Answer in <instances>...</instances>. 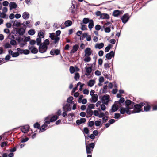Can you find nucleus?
Masks as SVG:
<instances>
[{"label": "nucleus", "mask_w": 157, "mask_h": 157, "mask_svg": "<svg viewBox=\"0 0 157 157\" xmlns=\"http://www.w3.org/2000/svg\"><path fill=\"white\" fill-rule=\"evenodd\" d=\"M119 111L121 114H124L125 113L128 115H130L131 114V111L130 110V109L128 107L124 108L122 106H119Z\"/></svg>", "instance_id": "obj_2"}, {"label": "nucleus", "mask_w": 157, "mask_h": 157, "mask_svg": "<svg viewBox=\"0 0 157 157\" xmlns=\"http://www.w3.org/2000/svg\"><path fill=\"white\" fill-rule=\"evenodd\" d=\"M92 100L91 101L92 102L95 103L98 100V96L96 94H94L93 96H91Z\"/></svg>", "instance_id": "obj_22"}, {"label": "nucleus", "mask_w": 157, "mask_h": 157, "mask_svg": "<svg viewBox=\"0 0 157 157\" xmlns=\"http://www.w3.org/2000/svg\"><path fill=\"white\" fill-rule=\"evenodd\" d=\"M134 102L131 101L130 100L127 99L125 101V106L130 109H133V106L134 105Z\"/></svg>", "instance_id": "obj_4"}, {"label": "nucleus", "mask_w": 157, "mask_h": 157, "mask_svg": "<svg viewBox=\"0 0 157 157\" xmlns=\"http://www.w3.org/2000/svg\"><path fill=\"white\" fill-rule=\"evenodd\" d=\"M94 124V122L93 121H91L88 122V126L89 127H92Z\"/></svg>", "instance_id": "obj_57"}, {"label": "nucleus", "mask_w": 157, "mask_h": 157, "mask_svg": "<svg viewBox=\"0 0 157 157\" xmlns=\"http://www.w3.org/2000/svg\"><path fill=\"white\" fill-rule=\"evenodd\" d=\"M79 48V46L78 44H75L73 46V48L70 52V53H74L77 51Z\"/></svg>", "instance_id": "obj_14"}, {"label": "nucleus", "mask_w": 157, "mask_h": 157, "mask_svg": "<svg viewBox=\"0 0 157 157\" xmlns=\"http://www.w3.org/2000/svg\"><path fill=\"white\" fill-rule=\"evenodd\" d=\"M31 39L30 36L26 37L25 38L23 41L24 43H25L30 40Z\"/></svg>", "instance_id": "obj_50"}, {"label": "nucleus", "mask_w": 157, "mask_h": 157, "mask_svg": "<svg viewBox=\"0 0 157 157\" xmlns=\"http://www.w3.org/2000/svg\"><path fill=\"white\" fill-rule=\"evenodd\" d=\"M95 107V105L94 104H90L88 106V108L89 109H94Z\"/></svg>", "instance_id": "obj_45"}, {"label": "nucleus", "mask_w": 157, "mask_h": 157, "mask_svg": "<svg viewBox=\"0 0 157 157\" xmlns=\"http://www.w3.org/2000/svg\"><path fill=\"white\" fill-rule=\"evenodd\" d=\"M25 31V29L23 28H19L17 31V32L19 35H23L24 34Z\"/></svg>", "instance_id": "obj_18"}, {"label": "nucleus", "mask_w": 157, "mask_h": 157, "mask_svg": "<svg viewBox=\"0 0 157 157\" xmlns=\"http://www.w3.org/2000/svg\"><path fill=\"white\" fill-rule=\"evenodd\" d=\"M38 36L39 37V38H43L44 37V34L43 32L41 31V30H40L38 33Z\"/></svg>", "instance_id": "obj_35"}, {"label": "nucleus", "mask_w": 157, "mask_h": 157, "mask_svg": "<svg viewBox=\"0 0 157 157\" xmlns=\"http://www.w3.org/2000/svg\"><path fill=\"white\" fill-rule=\"evenodd\" d=\"M151 108V107L149 105H147L145 106L144 108V110L145 112H148L149 111Z\"/></svg>", "instance_id": "obj_38"}, {"label": "nucleus", "mask_w": 157, "mask_h": 157, "mask_svg": "<svg viewBox=\"0 0 157 157\" xmlns=\"http://www.w3.org/2000/svg\"><path fill=\"white\" fill-rule=\"evenodd\" d=\"M73 98L72 96H70L68 97L67 100V102L68 103H70L71 104H72L73 101H72Z\"/></svg>", "instance_id": "obj_34"}, {"label": "nucleus", "mask_w": 157, "mask_h": 157, "mask_svg": "<svg viewBox=\"0 0 157 157\" xmlns=\"http://www.w3.org/2000/svg\"><path fill=\"white\" fill-rule=\"evenodd\" d=\"M145 105V103L144 102H140L138 104L134 103V105L133 106V110H131V114L139 113L141 111L143 112V111L141 108Z\"/></svg>", "instance_id": "obj_1"}, {"label": "nucleus", "mask_w": 157, "mask_h": 157, "mask_svg": "<svg viewBox=\"0 0 157 157\" xmlns=\"http://www.w3.org/2000/svg\"><path fill=\"white\" fill-rule=\"evenodd\" d=\"M109 18V15L105 13H102L101 15V16L100 18L102 19H108Z\"/></svg>", "instance_id": "obj_26"}, {"label": "nucleus", "mask_w": 157, "mask_h": 157, "mask_svg": "<svg viewBox=\"0 0 157 157\" xmlns=\"http://www.w3.org/2000/svg\"><path fill=\"white\" fill-rule=\"evenodd\" d=\"M86 112L88 115H90V116H86V117L87 118L91 117L93 114V112L92 110L91 109H89L88 108L87 109L86 111Z\"/></svg>", "instance_id": "obj_23"}, {"label": "nucleus", "mask_w": 157, "mask_h": 157, "mask_svg": "<svg viewBox=\"0 0 157 157\" xmlns=\"http://www.w3.org/2000/svg\"><path fill=\"white\" fill-rule=\"evenodd\" d=\"M120 12L118 10H116L114 11L113 15L115 17H117L120 14Z\"/></svg>", "instance_id": "obj_28"}, {"label": "nucleus", "mask_w": 157, "mask_h": 157, "mask_svg": "<svg viewBox=\"0 0 157 157\" xmlns=\"http://www.w3.org/2000/svg\"><path fill=\"white\" fill-rule=\"evenodd\" d=\"M95 82L94 80H90L88 82V85L90 87H92L93 86Z\"/></svg>", "instance_id": "obj_25"}, {"label": "nucleus", "mask_w": 157, "mask_h": 157, "mask_svg": "<svg viewBox=\"0 0 157 157\" xmlns=\"http://www.w3.org/2000/svg\"><path fill=\"white\" fill-rule=\"evenodd\" d=\"M45 128H44V126L42 125L40 128L39 129V132H43L44 131H45L46 130V129H45Z\"/></svg>", "instance_id": "obj_56"}, {"label": "nucleus", "mask_w": 157, "mask_h": 157, "mask_svg": "<svg viewBox=\"0 0 157 157\" xmlns=\"http://www.w3.org/2000/svg\"><path fill=\"white\" fill-rule=\"evenodd\" d=\"M70 71L71 74H73L74 73L75 71V68L73 66H70Z\"/></svg>", "instance_id": "obj_49"}, {"label": "nucleus", "mask_w": 157, "mask_h": 157, "mask_svg": "<svg viewBox=\"0 0 157 157\" xmlns=\"http://www.w3.org/2000/svg\"><path fill=\"white\" fill-rule=\"evenodd\" d=\"M17 51L19 52V54H22L24 53V50L20 48H18L17 49Z\"/></svg>", "instance_id": "obj_53"}, {"label": "nucleus", "mask_w": 157, "mask_h": 157, "mask_svg": "<svg viewBox=\"0 0 157 157\" xmlns=\"http://www.w3.org/2000/svg\"><path fill=\"white\" fill-rule=\"evenodd\" d=\"M125 99L124 98L121 97L119 101H115L116 103L119 106L121 107L125 103Z\"/></svg>", "instance_id": "obj_12"}, {"label": "nucleus", "mask_w": 157, "mask_h": 157, "mask_svg": "<svg viewBox=\"0 0 157 157\" xmlns=\"http://www.w3.org/2000/svg\"><path fill=\"white\" fill-rule=\"evenodd\" d=\"M36 41L34 40H31L30 41L29 44L30 45H33L35 44Z\"/></svg>", "instance_id": "obj_63"}, {"label": "nucleus", "mask_w": 157, "mask_h": 157, "mask_svg": "<svg viewBox=\"0 0 157 157\" xmlns=\"http://www.w3.org/2000/svg\"><path fill=\"white\" fill-rule=\"evenodd\" d=\"M20 22L18 20L17 21L16 20L14 22L13 24V26H15L16 27H18L20 25Z\"/></svg>", "instance_id": "obj_37"}, {"label": "nucleus", "mask_w": 157, "mask_h": 157, "mask_svg": "<svg viewBox=\"0 0 157 157\" xmlns=\"http://www.w3.org/2000/svg\"><path fill=\"white\" fill-rule=\"evenodd\" d=\"M36 44L37 45H39L41 44H42L41 43V38H37L36 39Z\"/></svg>", "instance_id": "obj_40"}, {"label": "nucleus", "mask_w": 157, "mask_h": 157, "mask_svg": "<svg viewBox=\"0 0 157 157\" xmlns=\"http://www.w3.org/2000/svg\"><path fill=\"white\" fill-rule=\"evenodd\" d=\"M30 15L29 13L27 12H25L23 13L22 15L23 18L25 20L28 19Z\"/></svg>", "instance_id": "obj_21"}, {"label": "nucleus", "mask_w": 157, "mask_h": 157, "mask_svg": "<svg viewBox=\"0 0 157 157\" xmlns=\"http://www.w3.org/2000/svg\"><path fill=\"white\" fill-rule=\"evenodd\" d=\"M95 147V144L93 142L91 143H90L88 146V147L90 148H91L92 149H93Z\"/></svg>", "instance_id": "obj_51"}, {"label": "nucleus", "mask_w": 157, "mask_h": 157, "mask_svg": "<svg viewBox=\"0 0 157 157\" xmlns=\"http://www.w3.org/2000/svg\"><path fill=\"white\" fill-rule=\"evenodd\" d=\"M80 76L79 74L78 73H76L75 74L74 76L75 79L76 81H77L79 78Z\"/></svg>", "instance_id": "obj_47"}, {"label": "nucleus", "mask_w": 157, "mask_h": 157, "mask_svg": "<svg viewBox=\"0 0 157 157\" xmlns=\"http://www.w3.org/2000/svg\"><path fill=\"white\" fill-rule=\"evenodd\" d=\"M120 116V114L119 113H115L114 118L116 119H118Z\"/></svg>", "instance_id": "obj_60"}, {"label": "nucleus", "mask_w": 157, "mask_h": 157, "mask_svg": "<svg viewBox=\"0 0 157 157\" xmlns=\"http://www.w3.org/2000/svg\"><path fill=\"white\" fill-rule=\"evenodd\" d=\"M28 48L29 50H31V52L33 54H36L38 52V49L35 47L33 46L30 47L28 46Z\"/></svg>", "instance_id": "obj_15"}, {"label": "nucleus", "mask_w": 157, "mask_h": 157, "mask_svg": "<svg viewBox=\"0 0 157 157\" xmlns=\"http://www.w3.org/2000/svg\"><path fill=\"white\" fill-rule=\"evenodd\" d=\"M58 118V117L56 115L52 117L50 119V121L51 122H54Z\"/></svg>", "instance_id": "obj_29"}, {"label": "nucleus", "mask_w": 157, "mask_h": 157, "mask_svg": "<svg viewBox=\"0 0 157 157\" xmlns=\"http://www.w3.org/2000/svg\"><path fill=\"white\" fill-rule=\"evenodd\" d=\"M85 69L86 73H85V75L86 76H88L92 72V70L91 69L90 67H87V66L85 67Z\"/></svg>", "instance_id": "obj_19"}, {"label": "nucleus", "mask_w": 157, "mask_h": 157, "mask_svg": "<svg viewBox=\"0 0 157 157\" xmlns=\"http://www.w3.org/2000/svg\"><path fill=\"white\" fill-rule=\"evenodd\" d=\"M10 44L13 46L17 44V42L16 41L13 40H12L10 41Z\"/></svg>", "instance_id": "obj_55"}, {"label": "nucleus", "mask_w": 157, "mask_h": 157, "mask_svg": "<svg viewBox=\"0 0 157 157\" xmlns=\"http://www.w3.org/2000/svg\"><path fill=\"white\" fill-rule=\"evenodd\" d=\"M19 55V53L18 52H13L12 55V57H17Z\"/></svg>", "instance_id": "obj_59"}, {"label": "nucleus", "mask_w": 157, "mask_h": 157, "mask_svg": "<svg viewBox=\"0 0 157 157\" xmlns=\"http://www.w3.org/2000/svg\"><path fill=\"white\" fill-rule=\"evenodd\" d=\"M28 33L29 35L33 36L35 34V32L34 29H31L29 30L28 31Z\"/></svg>", "instance_id": "obj_36"}, {"label": "nucleus", "mask_w": 157, "mask_h": 157, "mask_svg": "<svg viewBox=\"0 0 157 157\" xmlns=\"http://www.w3.org/2000/svg\"><path fill=\"white\" fill-rule=\"evenodd\" d=\"M29 125H26L21 127L20 129L23 133H26L29 131Z\"/></svg>", "instance_id": "obj_11"}, {"label": "nucleus", "mask_w": 157, "mask_h": 157, "mask_svg": "<svg viewBox=\"0 0 157 157\" xmlns=\"http://www.w3.org/2000/svg\"><path fill=\"white\" fill-rule=\"evenodd\" d=\"M104 68L106 70H107L110 67L108 63H105L104 64Z\"/></svg>", "instance_id": "obj_48"}, {"label": "nucleus", "mask_w": 157, "mask_h": 157, "mask_svg": "<svg viewBox=\"0 0 157 157\" xmlns=\"http://www.w3.org/2000/svg\"><path fill=\"white\" fill-rule=\"evenodd\" d=\"M16 40L17 41L18 43H20V42L23 40V38H21L20 37H18L16 38Z\"/></svg>", "instance_id": "obj_61"}, {"label": "nucleus", "mask_w": 157, "mask_h": 157, "mask_svg": "<svg viewBox=\"0 0 157 157\" xmlns=\"http://www.w3.org/2000/svg\"><path fill=\"white\" fill-rule=\"evenodd\" d=\"M49 37L52 40L56 37L55 33H50L49 34Z\"/></svg>", "instance_id": "obj_44"}, {"label": "nucleus", "mask_w": 157, "mask_h": 157, "mask_svg": "<svg viewBox=\"0 0 157 157\" xmlns=\"http://www.w3.org/2000/svg\"><path fill=\"white\" fill-rule=\"evenodd\" d=\"M63 110H65L67 111H69L71 110V107L70 104L69 103H63V104L62 107Z\"/></svg>", "instance_id": "obj_8"}, {"label": "nucleus", "mask_w": 157, "mask_h": 157, "mask_svg": "<svg viewBox=\"0 0 157 157\" xmlns=\"http://www.w3.org/2000/svg\"><path fill=\"white\" fill-rule=\"evenodd\" d=\"M50 54L51 55L54 56V54L56 55H59L60 53V50L58 49H52L50 51Z\"/></svg>", "instance_id": "obj_13"}, {"label": "nucleus", "mask_w": 157, "mask_h": 157, "mask_svg": "<svg viewBox=\"0 0 157 157\" xmlns=\"http://www.w3.org/2000/svg\"><path fill=\"white\" fill-rule=\"evenodd\" d=\"M83 131L85 134H88L89 132V130L87 127H85L84 128Z\"/></svg>", "instance_id": "obj_54"}, {"label": "nucleus", "mask_w": 157, "mask_h": 157, "mask_svg": "<svg viewBox=\"0 0 157 157\" xmlns=\"http://www.w3.org/2000/svg\"><path fill=\"white\" fill-rule=\"evenodd\" d=\"M39 46V51L40 52L43 53L46 52L48 49V46L43 44Z\"/></svg>", "instance_id": "obj_6"}, {"label": "nucleus", "mask_w": 157, "mask_h": 157, "mask_svg": "<svg viewBox=\"0 0 157 157\" xmlns=\"http://www.w3.org/2000/svg\"><path fill=\"white\" fill-rule=\"evenodd\" d=\"M89 23L88 27L89 29H91L94 27V23L92 19H90V21Z\"/></svg>", "instance_id": "obj_30"}, {"label": "nucleus", "mask_w": 157, "mask_h": 157, "mask_svg": "<svg viewBox=\"0 0 157 157\" xmlns=\"http://www.w3.org/2000/svg\"><path fill=\"white\" fill-rule=\"evenodd\" d=\"M86 152L87 154H90L92 153L93 151V149L88 147V146L87 145L86 143Z\"/></svg>", "instance_id": "obj_24"}, {"label": "nucleus", "mask_w": 157, "mask_h": 157, "mask_svg": "<svg viewBox=\"0 0 157 157\" xmlns=\"http://www.w3.org/2000/svg\"><path fill=\"white\" fill-rule=\"evenodd\" d=\"M108 86L106 85L104 86L103 89L101 88L100 90V94H105L107 93Z\"/></svg>", "instance_id": "obj_20"}, {"label": "nucleus", "mask_w": 157, "mask_h": 157, "mask_svg": "<svg viewBox=\"0 0 157 157\" xmlns=\"http://www.w3.org/2000/svg\"><path fill=\"white\" fill-rule=\"evenodd\" d=\"M85 56H89L92 53V51H91V49L90 48H87L85 50Z\"/></svg>", "instance_id": "obj_17"}, {"label": "nucleus", "mask_w": 157, "mask_h": 157, "mask_svg": "<svg viewBox=\"0 0 157 157\" xmlns=\"http://www.w3.org/2000/svg\"><path fill=\"white\" fill-rule=\"evenodd\" d=\"M115 55V52L113 51H110L109 53H108L105 55V58L108 60H110L112 57H114Z\"/></svg>", "instance_id": "obj_10"}, {"label": "nucleus", "mask_w": 157, "mask_h": 157, "mask_svg": "<svg viewBox=\"0 0 157 157\" xmlns=\"http://www.w3.org/2000/svg\"><path fill=\"white\" fill-rule=\"evenodd\" d=\"M86 57L84 59V61L85 62H88L91 60V58L89 56H85Z\"/></svg>", "instance_id": "obj_41"}, {"label": "nucleus", "mask_w": 157, "mask_h": 157, "mask_svg": "<svg viewBox=\"0 0 157 157\" xmlns=\"http://www.w3.org/2000/svg\"><path fill=\"white\" fill-rule=\"evenodd\" d=\"M64 24L66 27L71 26L72 24V22L70 20H67L65 21Z\"/></svg>", "instance_id": "obj_31"}, {"label": "nucleus", "mask_w": 157, "mask_h": 157, "mask_svg": "<svg viewBox=\"0 0 157 157\" xmlns=\"http://www.w3.org/2000/svg\"><path fill=\"white\" fill-rule=\"evenodd\" d=\"M130 17L129 16L128 14L126 13L124 14L122 17H121L120 19L121 20L122 22L125 24L129 19Z\"/></svg>", "instance_id": "obj_7"}, {"label": "nucleus", "mask_w": 157, "mask_h": 157, "mask_svg": "<svg viewBox=\"0 0 157 157\" xmlns=\"http://www.w3.org/2000/svg\"><path fill=\"white\" fill-rule=\"evenodd\" d=\"M14 33L11 32L8 36V38L11 40H13L15 39L14 36L13 35Z\"/></svg>", "instance_id": "obj_33"}, {"label": "nucleus", "mask_w": 157, "mask_h": 157, "mask_svg": "<svg viewBox=\"0 0 157 157\" xmlns=\"http://www.w3.org/2000/svg\"><path fill=\"white\" fill-rule=\"evenodd\" d=\"M119 108V106L115 102L114 104L112 105L111 108V110L109 111V112L111 114L112 112H114L117 111Z\"/></svg>", "instance_id": "obj_9"}, {"label": "nucleus", "mask_w": 157, "mask_h": 157, "mask_svg": "<svg viewBox=\"0 0 157 157\" xmlns=\"http://www.w3.org/2000/svg\"><path fill=\"white\" fill-rule=\"evenodd\" d=\"M76 3L75 1H73L72 2V5L71 7L68 10V11L69 12L73 14L75 13V12L77 8L75 6V5L74 4Z\"/></svg>", "instance_id": "obj_3"}, {"label": "nucleus", "mask_w": 157, "mask_h": 157, "mask_svg": "<svg viewBox=\"0 0 157 157\" xmlns=\"http://www.w3.org/2000/svg\"><path fill=\"white\" fill-rule=\"evenodd\" d=\"M60 38L58 36H56L52 40H54V43L55 44H57L60 40Z\"/></svg>", "instance_id": "obj_39"}, {"label": "nucleus", "mask_w": 157, "mask_h": 157, "mask_svg": "<svg viewBox=\"0 0 157 157\" xmlns=\"http://www.w3.org/2000/svg\"><path fill=\"white\" fill-rule=\"evenodd\" d=\"M42 44H45V45H46V46H48L49 45L50 42L48 39H46L44 40V42Z\"/></svg>", "instance_id": "obj_43"}, {"label": "nucleus", "mask_w": 157, "mask_h": 157, "mask_svg": "<svg viewBox=\"0 0 157 157\" xmlns=\"http://www.w3.org/2000/svg\"><path fill=\"white\" fill-rule=\"evenodd\" d=\"M81 29L82 30H85L87 29L86 27V25H84L82 24V23L81 24Z\"/></svg>", "instance_id": "obj_64"}, {"label": "nucleus", "mask_w": 157, "mask_h": 157, "mask_svg": "<svg viewBox=\"0 0 157 157\" xmlns=\"http://www.w3.org/2000/svg\"><path fill=\"white\" fill-rule=\"evenodd\" d=\"M33 126L35 128L39 129L40 128V124L36 122L34 124Z\"/></svg>", "instance_id": "obj_46"}, {"label": "nucleus", "mask_w": 157, "mask_h": 157, "mask_svg": "<svg viewBox=\"0 0 157 157\" xmlns=\"http://www.w3.org/2000/svg\"><path fill=\"white\" fill-rule=\"evenodd\" d=\"M0 17L2 18H5L7 19L8 18V16L5 13H2L0 14Z\"/></svg>", "instance_id": "obj_32"}, {"label": "nucleus", "mask_w": 157, "mask_h": 157, "mask_svg": "<svg viewBox=\"0 0 157 157\" xmlns=\"http://www.w3.org/2000/svg\"><path fill=\"white\" fill-rule=\"evenodd\" d=\"M104 31L105 33H109L111 31L110 27H105Z\"/></svg>", "instance_id": "obj_52"}, {"label": "nucleus", "mask_w": 157, "mask_h": 157, "mask_svg": "<svg viewBox=\"0 0 157 157\" xmlns=\"http://www.w3.org/2000/svg\"><path fill=\"white\" fill-rule=\"evenodd\" d=\"M17 6L16 3L13 2H11L9 3V6L10 7V10H12L13 9H15Z\"/></svg>", "instance_id": "obj_16"}, {"label": "nucleus", "mask_w": 157, "mask_h": 157, "mask_svg": "<svg viewBox=\"0 0 157 157\" xmlns=\"http://www.w3.org/2000/svg\"><path fill=\"white\" fill-rule=\"evenodd\" d=\"M90 21L89 18H85L83 19V22L85 24H86Z\"/></svg>", "instance_id": "obj_42"}, {"label": "nucleus", "mask_w": 157, "mask_h": 157, "mask_svg": "<svg viewBox=\"0 0 157 157\" xmlns=\"http://www.w3.org/2000/svg\"><path fill=\"white\" fill-rule=\"evenodd\" d=\"M4 47L5 48H11V46L8 43H6L4 45Z\"/></svg>", "instance_id": "obj_58"}, {"label": "nucleus", "mask_w": 157, "mask_h": 157, "mask_svg": "<svg viewBox=\"0 0 157 157\" xmlns=\"http://www.w3.org/2000/svg\"><path fill=\"white\" fill-rule=\"evenodd\" d=\"M110 96L109 95L106 94L102 96L101 100L102 102L105 105H108L109 100Z\"/></svg>", "instance_id": "obj_5"}, {"label": "nucleus", "mask_w": 157, "mask_h": 157, "mask_svg": "<svg viewBox=\"0 0 157 157\" xmlns=\"http://www.w3.org/2000/svg\"><path fill=\"white\" fill-rule=\"evenodd\" d=\"M104 44L103 43H101L99 44H97L95 45V48H96L101 49L103 48Z\"/></svg>", "instance_id": "obj_27"}, {"label": "nucleus", "mask_w": 157, "mask_h": 157, "mask_svg": "<svg viewBox=\"0 0 157 157\" xmlns=\"http://www.w3.org/2000/svg\"><path fill=\"white\" fill-rule=\"evenodd\" d=\"M101 122L99 121H96L95 122V125L96 126H99L101 124Z\"/></svg>", "instance_id": "obj_62"}]
</instances>
